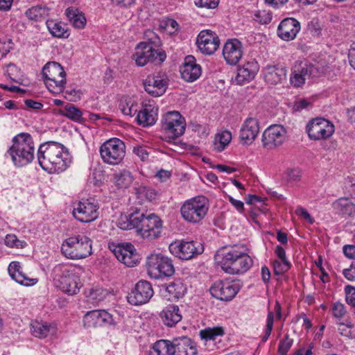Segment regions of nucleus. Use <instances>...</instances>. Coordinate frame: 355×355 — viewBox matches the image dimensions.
I'll list each match as a JSON object with an SVG mask.
<instances>
[{
    "label": "nucleus",
    "mask_w": 355,
    "mask_h": 355,
    "mask_svg": "<svg viewBox=\"0 0 355 355\" xmlns=\"http://www.w3.org/2000/svg\"><path fill=\"white\" fill-rule=\"evenodd\" d=\"M219 3V0H195V4L200 8L209 9L216 8Z\"/></svg>",
    "instance_id": "57"
},
{
    "label": "nucleus",
    "mask_w": 355,
    "mask_h": 355,
    "mask_svg": "<svg viewBox=\"0 0 355 355\" xmlns=\"http://www.w3.org/2000/svg\"><path fill=\"white\" fill-rule=\"evenodd\" d=\"M225 60L231 65L239 62L243 56V45L237 39L227 40L223 49Z\"/></svg>",
    "instance_id": "22"
},
{
    "label": "nucleus",
    "mask_w": 355,
    "mask_h": 355,
    "mask_svg": "<svg viewBox=\"0 0 355 355\" xmlns=\"http://www.w3.org/2000/svg\"><path fill=\"white\" fill-rule=\"evenodd\" d=\"M238 257L235 260V263L232 268L231 275L243 273L246 272L252 266V259L245 252L238 249Z\"/></svg>",
    "instance_id": "35"
},
{
    "label": "nucleus",
    "mask_w": 355,
    "mask_h": 355,
    "mask_svg": "<svg viewBox=\"0 0 355 355\" xmlns=\"http://www.w3.org/2000/svg\"><path fill=\"white\" fill-rule=\"evenodd\" d=\"M5 243L7 246L13 248H23L24 242L19 240L15 234H8L5 239Z\"/></svg>",
    "instance_id": "56"
},
{
    "label": "nucleus",
    "mask_w": 355,
    "mask_h": 355,
    "mask_svg": "<svg viewBox=\"0 0 355 355\" xmlns=\"http://www.w3.org/2000/svg\"><path fill=\"white\" fill-rule=\"evenodd\" d=\"M100 154L105 163L116 165L125 157V144L119 139H110L101 145L100 147Z\"/></svg>",
    "instance_id": "9"
},
{
    "label": "nucleus",
    "mask_w": 355,
    "mask_h": 355,
    "mask_svg": "<svg viewBox=\"0 0 355 355\" xmlns=\"http://www.w3.org/2000/svg\"><path fill=\"white\" fill-rule=\"evenodd\" d=\"M238 249L236 248L225 247L218 250L215 254V260L221 269L226 273L230 274L232 268L235 263Z\"/></svg>",
    "instance_id": "21"
},
{
    "label": "nucleus",
    "mask_w": 355,
    "mask_h": 355,
    "mask_svg": "<svg viewBox=\"0 0 355 355\" xmlns=\"http://www.w3.org/2000/svg\"><path fill=\"white\" fill-rule=\"evenodd\" d=\"M332 207L339 214L352 216L355 205L348 198H340L332 203Z\"/></svg>",
    "instance_id": "36"
},
{
    "label": "nucleus",
    "mask_w": 355,
    "mask_h": 355,
    "mask_svg": "<svg viewBox=\"0 0 355 355\" xmlns=\"http://www.w3.org/2000/svg\"><path fill=\"white\" fill-rule=\"evenodd\" d=\"M293 343V340L286 334L284 340H281L278 347V352L280 355H286Z\"/></svg>",
    "instance_id": "53"
},
{
    "label": "nucleus",
    "mask_w": 355,
    "mask_h": 355,
    "mask_svg": "<svg viewBox=\"0 0 355 355\" xmlns=\"http://www.w3.org/2000/svg\"><path fill=\"white\" fill-rule=\"evenodd\" d=\"M158 108L152 104H145L137 112L136 121L144 127L150 126L155 123L157 119Z\"/></svg>",
    "instance_id": "27"
},
{
    "label": "nucleus",
    "mask_w": 355,
    "mask_h": 355,
    "mask_svg": "<svg viewBox=\"0 0 355 355\" xmlns=\"http://www.w3.org/2000/svg\"><path fill=\"white\" fill-rule=\"evenodd\" d=\"M61 252L68 259H85L92 254V241L83 234L72 235L62 243Z\"/></svg>",
    "instance_id": "3"
},
{
    "label": "nucleus",
    "mask_w": 355,
    "mask_h": 355,
    "mask_svg": "<svg viewBox=\"0 0 355 355\" xmlns=\"http://www.w3.org/2000/svg\"><path fill=\"white\" fill-rule=\"evenodd\" d=\"M151 40L148 42H141L137 45L132 55L137 65L143 67L148 62L159 64L165 60L166 58L165 52L161 49H155Z\"/></svg>",
    "instance_id": "6"
},
{
    "label": "nucleus",
    "mask_w": 355,
    "mask_h": 355,
    "mask_svg": "<svg viewBox=\"0 0 355 355\" xmlns=\"http://www.w3.org/2000/svg\"><path fill=\"white\" fill-rule=\"evenodd\" d=\"M274 323V313L269 311L267 315L266 325L264 331V336L262 341L266 342L271 334Z\"/></svg>",
    "instance_id": "51"
},
{
    "label": "nucleus",
    "mask_w": 355,
    "mask_h": 355,
    "mask_svg": "<svg viewBox=\"0 0 355 355\" xmlns=\"http://www.w3.org/2000/svg\"><path fill=\"white\" fill-rule=\"evenodd\" d=\"M168 79L165 73H157L148 76L144 83L146 92L153 96L163 95L168 87Z\"/></svg>",
    "instance_id": "17"
},
{
    "label": "nucleus",
    "mask_w": 355,
    "mask_h": 355,
    "mask_svg": "<svg viewBox=\"0 0 355 355\" xmlns=\"http://www.w3.org/2000/svg\"><path fill=\"white\" fill-rule=\"evenodd\" d=\"M148 355H173V341L163 339L157 340L150 347Z\"/></svg>",
    "instance_id": "37"
},
{
    "label": "nucleus",
    "mask_w": 355,
    "mask_h": 355,
    "mask_svg": "<svg viewBox=\"0 0 355 355\" xmlns=\"http://www.w3.org/2000/svg\"><path fill=\"white\" fill-rule=\"evenodd\" d=\"M97 210L96 205L85 200L77 203L73 208V215L76 219L82 223H89L98 217Z\"/></svg>",
    "instance_id": "20"
},
{
    "label": "nucleus",
    "mask_w": 355,
    "mask_h": 355,
    "mask_svg": "<svg viewBox=\"0 0 355 355\" xmlns=\"http://www.w3.org/2000/svg\"><path fill=\"white\" fill-rule=\"evenodd\" d=\"M224 334V330L222 327H217L214 328H207L200 331V335L202 339L207 342H214L219 336Z\"/></svg>",
    "instance_id": "45"
},
{
    "label": "nucleus",
    "mask_w": 355,
    "mask_h": 355,
    "mask_svg": "<svg viewBox=\"0 0 355 355\" xmlns=\"http://www.w3.org/2000/svg\"><path fill=\"white\" fill-rule=\"evenodd\" d=\"M133 181V176L128 171L116 172L113 175V182L118 189L128 188Z\"/></svg>",
    "instance_id": "39"
},
{
    "label": "nucleus",
    "mask_w": 355,
    "mask_h": 355,
    "mask_svg": "<svg viewBox=\"0 0 355 355\" xmlns=\"http://www.w3.org/2000/svg\"><path fill=\"white\" fill-rule=\"evenodd\" d=\"M254 19L261 24H267L272 20V14L265 10H259L254 14Z\"/></svg>",
    "instance_id": "50"
},
{
    "label": "nucleus",
    "mask_w": 355,
    "mask_h": 355,
    "mask_svg": "<svg viewBox=\"0 0 355 355\" xmlns=\"http://www.w3.org/2000/svg\"><path fill=\"white\" fill-rule=\"evenodd\" d=\"M114 254L120 262L128 267L135 266L138 261L135 249L131 243L118 245L114 250Z\"/></svg>",
    "instance_id": "26"
},
{
    "label": "nucleus",
    "mask_w": 355,
    "mask_h": 355,
    "mask_svg": "<svg viewBox=\"0 0 355 355\" xmlns=\"http://www.w3.org/2000/svg\"><path fill=\"white\" fill-rule=\"evenodd\" d=\"M263 70L265 80L271 85H277L286 79V69L282 65L268 64Z\"/></svg>",
    "instance_id": "30"
},
{
    "label": "nucleus",
    "mask_w": 355,
    "mask_h": 355,
    "mask_svg": "<svg viewBox=\"0 0 355 355\" xmlns=\"http://www.w3.org/2000/svg\"><path fill=\"white\" fill-rule=\"evenodd\" d=\"M137 193L141 197L146 198L149 201L155 200L157 194L154 189L146 187H139Z\"/></svg>",
    "instance_id": "54"
},
{
    "label": "nucleus",
    "mask_w": 355,
    "mask_h": 355,
    "mask_svg": "<svg viewBox=\"0 0 355 355\" xmlns=\"http://www.w3.org/2000/svg\"><path fill=\"white\" fill-rule=\"evenodd\" d=\"M286 136V130L283 125H271L262 134V145L266 149H274L284 142Z\"/></svg>",
    "instance_id": "15"
},
{
    "label": "nucleus",
    "mask_w": 355,
    "mask_h": 355,
    "mask_svg": "<svg viewBox=\"0 0 355 355\" xmlns=\"http://www.w3.org/2000/svg\"><path fill=\"white\" fill-rule=\"evenodd\" d=\"M332 313L334 317L341 318L346 313L345 306L340 302H335L332 307Z\"/></svg>",
    "instance_id": "61"
},
{
    "label": "nucleus",
    "mask_w": 355,
    "mask_h": 355,
    "mask_svg": "<svg viewBox=\"0 0 355 355\" xmlns=\"http://www.w3.org/2000/svg\"><path fill=\"white\" fill-rule=\"evenodd\" d=\"M34 144L28 133L21 132L12 138V145L7 151L13 164L18 167L30 164L34 159Z\"/></svg>",
    "instance_id": "2"
},
{
    "label": "nucleus",
    "mask_w": 355,
    "mask_h": 355,
    "mask_svg": "<svg viewBox=\"0 0 355 355\" xmlns=\"http://www.w3.org/2000/svg\"><path fill=\"white\" fill-rule=\"evenodd\" d=\"M294 72L302 76L305 79L310 78L313 72L314 67L306 61H296L292 68Z\"/></svg>",
    "instance_id": "44"
},
{
    "label": "nucleus",
    "mask_w": 355,
    "mask_h": 355,
    "mask_svg": "<svg viewBox=\"0 0 355 355\" xmlns=\"http://www.w3.org/2000/svg\"><path fill=\"white\" fill-rule=\"evenodd\" d=\"M196 43L203 54L211 55L219 47L220 40L216 33L210 30H203L198 35Z\"/></svg>",
    "instance_id": "18"
},
{
    "label": "nucleus",
    "mask_w": 355,
    "mask_h": 355,
    "mask_svg": "<svg viewBox=\"0 0 355 355\" xmlns=\"http://www.w3.org/2000/svg\"><path fill=\"white\" fill-rule=\"evenodd\" d=\"M153 290L150 282L146 280L139 281L134 289L127 297L128 301L132 305H141L148 302L153 295Z\"/></svg>",
    "instance_id": "16"
},
{
    "label": "nucleus",
    "mask_w": 355,
    "mask_h": 355,
    "mask_svg": "<svg viewBox=\"0 0 355 355\" xmlns=\"http://www.w3.org/2000/svg\"><path fill=\"white\" fill-rule=\"evenodd\" d=\"M258 70L259 64L256 61L248 62L238 68L235 80L239 85H242L245 82H249L254 78Z\"/></svg>",
    "instance_id": "32"
},
{
    "label": "nucleus",
    "mask_w": 355,
    "mask_h": 355,
    "mask_svg": "<svg viewBox=\"0 0 355 355\" xmlns=\"http://www.w3.org/2000/svg\"><path fill=\"white\" fill-rule=\"evenodd\" d=\"M346 301L352 306L355 307V287L347 285L345 286Z\"/></svg>",
    "instance_id": "59"
},
{
    "label": "nucleus",
    "mask_w": 355,
    "mask_h": 355,
    "mask_svg": "<svg viewBox=\"0 0 355 355\" xmlns=\"http://www.w3.org/2000/svg\"><path fill=\"white\" fill-rule=\"evenodd\" d=\"M42 76L48 89L54 94L63 92L66 84V73L58 62H49L42 69Z\"/></svg>",
    "instance_id": "5"
},
{
    "label": "nucleus",
    "mask_w": 355,
    "mask_h": 355,
    "mask_svg": "<svg viewBox=\"0 0 355 355\" xmlns=\"http://www.w3.org/2000/svg\"><path fill=\"white\" fill-rule=\"evenodd\" d=\"M66 15L71 24L76 28H83L86 24V18L78 9L69 8L66 10Z\"/></svg>",
    "instance_id": "41"
},
{
    "label": "nucleus",
    "mask_w": 355,
    "mask_h": 355,
    "mask_svg": "<svg viewBox=\"0 0 355 355\" xmlns=\"http://www.w3.org/2000/svg\"><path fill=\"white\" fill-rule=\"evenodd\" d=\"M311 107L312 105L310 101L305 98H301L295 103L293 109L295 111L300 112L304 109L309 110Z\"/></svg>",
    "instance_id": "62"
},
{
    "label": "nucleus",
    "mask_w": 355,
    "mask_h": 355,
    "mask_svg": "<svg viewBox=\"0 0 355 355\" xmlns=\"http://www.w3.org/2000/svg\"><path fill=\"white\" fill-rule=\"evenodd\" d=\"M241 288L239 281L224 279L216 281L210 287L212 297L223 302H230L234 298Z\"/></svg>",
    "instance_id": "12"
},
{
    "label": "nucleus",
    "mask_w": 355,
    "mask_h": 355,
    "mask_svg": "<svg viewBox=\"0 0 355 355\" xmlns=\"http://www.w3.org/2000/svg\"><path fill=\"white\" fill-rule=\"evenodd\" d=\"M168 250L173 256L180 259L189 260L201 254L204 251V247L199 242L181 240L171 243Z\"/></svg>",
    "instance_id": "11"
},
{
    "label": "nucleus",
    "mask_w": 355,
    "mask_h": 355,
    "mask_svg": "<svg viewBox=\"0 0 355 355\" xmlns=\"http://www.w3.org/2000/svg\"><path fill=\"white\" fill-rule=\"evenodd\" d=\"M6 73L11 80L21 84L23 81L22 73L15 64L10 63L6 66Z\"/></svg>",
    "instance_id": "47"
},
{
    "label": "nucleus",
    "mask_w": 355,
    "mask_h": 355,
    "mask_svg": "<svg viewBox=\"0 0 355 355\" xmlns=\"http://www.w3.org/2000/svg\"><path fill=\"white\" fill-rule=\"evenodd\" d=\"M306 79L297 72L292 69V73L290 78V82L295 87H299L304 84Z\"/></svg>",
    "instance_id": "58"
},
{
    "label": "nucleus",
    "mask_w": 355,
    "mask_h": 355,
    "mask_svg": "<svg viewBox=\"0 0 355 355\" xmlns=\"http://www.w3.org/2000/svg\"><path fill=\"white\" fill-rule=\"evenodd\" d=\"M53 273L57 286L64 293L72 295L79 291V279L73 270H70L66 266L58 265L55 267Z\"/></svg>",
    "instance_id": "8"
},
{
    "label": "nucleus",
    "mask_w": 355,
    "mask_h": 355,
    "mask_svg": "<svg viewBox=\"0 0 355 355\" xmlns=\"http://www.w3.org/2000/svg\"><path fill=\"white\" fill-rule=\"evenodd\" d=\"M180 72L185 81L193 82L200 76L202 69L200 65L196 63V60L193 55H187L180 67Z\"/></svg>",
    "instance_id": "25"
},
{
    "label": "nucleus",
    "mask_w": 355,
    "mask_h": 355,
    "mask_svg": "<svg viewBox=\"0 0 355 355\" xmlns=\"http://www.w3.org/2000/svg\"><path fill=\"white\" fill-rule=\"evenodd\" d=\"M163 288V295L169 301L177 300L182 298L187 293V286L180 279L165 284L162 286Z\"/></svg>",
    "instance_id": "28"
},
{
    "label": "nucleus",
    "mask_w": 355,
    "mask_h": 355,
    "mask_svg": "<svg viewBox=\"0 0 355 355\" xmlns=\"http://www.w3.org/2000/svg\"><path fill=\"white\" fill-rule=\"evenodd\" d=\"M286 178L290 182H297L301 178V171L298 168L288 169L286 171Z\"/></svg>",
    "instance_id": "63"
},
{
    "label": "nucleus",
    "mask_w": 355,
    "mask_h": 355,
    "mask_svg": "<svg viewBox=\"0 0 355 355\" xmlns=\"http://www.w3.org/2000/svg\"><path fill=\"white\" fill-rule=\"evenodd\" d=\"M46 26L50 33L55 37L67 38L69 35L65 26L61 22L48 20L46 21Z\"/></svg>",
    "instance_id": "42"
},
{
    "label": "nucleus",
    "mask_w": 355,
    "mask_h": 355,
    "mask_svg": "<svg viewBox=\"0 0 355 355\" xmlns=\"http://www.w3.org/2000/svg\"><path fill=\"white\" fill-rule=\"evenodd\" d=\"M114 321L112 315L101 309L88 311L83 317L84 326L87 328L112 324Z\"/></svg>",
    "instance_id": "19"
},
{
    "label": "nucleus",
    "mask_w": 355,
    "mask_h": 355,
    "mask_svg": "<svg viewBox=\"0 0 355 355\" xmlns=\"http://www.w3.org/2000/svg\"><path fill=\"white\" fill-rule=\"evenodd\" d=\"M274 273L276 275H281L288 271L291 268V263L288 260H275L272 263Z\"/></svg>",
    "instance_id": "49"
},
{
    "label": "nucleus",
    "mask_w": 355,
    "mask_h": 355,
    "mask_svg": "<svg viewBox=\"0 0 355 355\" xmlns=\"http://www.w3.org/2000/svg\"><path fill=\"white\" fill-rule=\"evenodd\" d=\"M308 30L311 34L314 37H318L321 34L322 27L319 23L318 19H313L308 24Z\"/></svg>",
    "instance_id": "55"
},
{
    "label": "nucleus",
    "mask_w": 355,
    "mask_h": 355,
    "mask_svg": "<svg viewBox=\"0 0 355 355\" xmlns=\"http://www.w3.org/2000/svg\"><path fill=\"white\" fill-rule=\"evenodd\" d=\"M309 137L318 141L329 138L334 132V125L327 119L317 117L311 120L306 127Z\"/></svg>",
    "instance_id": "13"
},
{
    "label": "nucleus",
    "mask_w": 355,
    "mask_h": 355,
    "mask_svg": "<svg viewBox=\"0 0 355 355\" xmlns=\"http://www.w3.org/2000/svg\"><path fill=\"white\" fill-rule=\"evenodd\" d=\"M60 114L78 123H83L85 119L83 117V112L73 104H67L60 110Z\"/></svg>",
    "instance_id": "40"
},
{
    "label": "nucleus",
    "mask_w": 355,
    "mask_h": 355,
    "mask_svg": "<svg viewBox=\"0 0 355 355\" xmlns=\"http://www.w3.org/2000/svg\"><path fill=\"white\" fill-rule=\"evenodd\" d=\"M8 272L12 279L21 285L30 286L35 283V279L28 278L23 273L19 262H11L8 266Z\"/></svg>",
    "instance_id": "34"
},
{
    "label": "nucleus",
    "mask_w": 355,
    "mask_h": 355,
    "mask_svg": "<svg viewBox=\"0 0 355 355\" xmlns=\"http://www.w3.org/2000/svg\"><path fill=\"white\" fill-rule=\"evenodd\" d=\"M162 230V221L155 214L145 216L142 213L138 233L144 239L150 240L158 238Z\"/></svg>",
    "instance_id": "14"
},
{
    "label": "nucleus",
    "mask_w": 355,
    "mask_h": 355,
    "mask_svg": "<svg viewBox=\"0 0 355 355\" xmlns=\"http://www.w3.org/2000/svg\"><path fill=\"white\" fill-rule=\"evenodd\" d=\"M142 213L136 210L129 214H121L116 221V225L121 230L136 229L139 231Z\"/></svg>",
    "instance_id": "31"
},
{
    "label": "nucleus",
    "mask_w": 355,
    "mask_h": 355,
    "mask_svg": "<svg viewBox=\"0 0 355 355\" xmlns=\"http://www.w3.org/2000/svg\"><path fill=\"white\" fill-rule=\"evenodd\" d=\"M232 139V134L228 130L218 133L215 137L214 148L217 151H223L230 144Z\"/></svg>",
    "instance_id": "43"
},
{
    "label": "nucleus",
    "mask_w": 355,
    "mask_h": 355,
    "mask_svg": "<svg viewBox=\"0 0 355 355\" xmlns=\"http://www.w3.org/2000/svg\"><path fill=\"white\" fill-rule=\"evenodd\" d=\"M82 94V92L79 89H67L64 97L70 101H77L81 98Z\"/></svg>",
    "instance_id": "60"
},
{
    "label": "nucleus",
    "mask_w": 355,
    "mask_h": 355,
    "mask_svg": "<svg viewBox=\"0 0 355 355\" xmlns=\"http://www.w3.org/2000/svg\"><path fill=\"white\" fill-rule=\"evenodd\" d=\"M161 128L169 138L175 139L184 133L185 119L179 112H168L162 116Z\"/></svg>",
    "instance_id": "10"
},
{
    "label": "nucleus",
    "mask_w": 355,
    "mask_h": 355,
    "mask_svg": "<svg viewBox=\"0 0 355 355\" xmlns=\"http://www.w3.org/2000/svg\"><path fill=\"white\" fill-rule=\"evenodd\" d=\"M300 28V24L297 19L293 17H288L283 19L279 24L277 35L285 41H291L296 37Z\"/></svg>",
    "instance_id": "23"
},
{
    "label": "nucleus",
    "mask_w": 355,
    "mask_h": 355,
    "mask_svg": "<svg viewBox=\"0 0 355 355\" xmlns=\"http://www.w3.org/2000/svg\"><path fill=\"white\" fill-rule=\"evenodd\" d=\"M209 208L208 199L198 196L186 200L181 206L180 214L187 222L196 224L205 217Z\"/></svg>",
    "instance_id": "4"
},
{
    "label": "nucleus",
    "mask_w": 355,
    "mask_h": 355,
    "mask_svg": "<svg viewBox=\"0 0 355 355\" xmlns=\"http://www.w3.org/2000/svg\"><path fill=\"white\" fill-rule=\"evenodd\" d=\"M64 146L58 142L42 144L37 150V160L43 170L49 173H60L68 166L67 159L64 157Z\"/></svg>",
    "instance_id": "1"
},
{
    "label": "nucleus",
    "mask_w": 355,
    "mask_h": 355,
    "mask_svg": "<svg viewBox=\"0 0 355 355\" xmlns=\"http://www.w3.org/2000/svg\"><path fill=\"white\" fill-rule=\"evenodd\" d=\"M259 132V122L255 117H248L240 130L239 138L243 144H250Z\"/></svg>",
    "instance_id": "24"
},
{
    "label": "nucleus",
    "mask_w": 355,
    "mask_h": 355,
    "mask_svg": "<svg viewBox=\"0 0 355 355\" xmlns=\"http://www.w3.org/2000/svg\"><path fill=\"white\" fill-rule=\"evenodd\" d=\"M163 323L168 327H174L182 320L180 309L176 305H168L160 313Z\"/></svg>",
    "instance_id": "33"
},
{
    "label": "nucleus",
    "mask_w": 355,
    "mask_h": 355,
    "mask_svg": "<svg viewBox=\"0 0 355 355\" xmlns=\"http://www.w3.org/2000/svg\"><path fill=\"white\" fill-rule=\"evenodd\" d=\"M107 295V291L101 288L92 289L89 297L97 302L103 301Z\"/></svg>",
    "instance_id": "52"
},
{
    "label": "nucleus",
    "mask_w": 355,
    "mask_h": 355,
    "mask_svg": "<svg viewBox=\"0 0 355 355\" xmlns=\"http://www.w3.org/2000/svg\"><path fill=\"white\" fill-rule=\"evenodd\" d=\"M12 40L6 36L0 35V60L3 58L12 49Z\"/></svg>",
    "instance_id": "48"
},
{
    "label": "nucleus",
    "mask_w": 355,
    "mask_h": 355,
    "mask_svg": "<svg viewBox=\"0 0 355 355\" xmlns=\"http://www.w3.org/2000/svg\"><path fill=\"white\" fill-rule=\"evenodd\" d=\"M133 152L143 161L146 160L148 157L149 153L146 147L141 146H135L133 148Z\"/></svg>",
    "instance_id": "64"
},
{
    "label": "nucleus",
    "mask_w": 355,
    "mask_h": 355,
    "mask_svg": "<svg viewBox=\"0 0 355 355\" xmlns=\"http://www.w3.org/2000/svg\"><path fill=\"white\" fill-rule=\"evenodd\" d=\"M146 266L148 272L155 278L161 275L171 277L175 273L172 260L161 253H152L147 257Z\"/></svg>",
    "instance_id": "7"
},
{
    "label": "nucleus",
    "mask_w": 355,
    "mask_h": 355,
    "mask_svg": "<svg viewBox=\"0 0 355 355\" xmlns=\"http://www.w3.org/2000/svg\"><path fill=\"white\" fill-rule=\"evenodd\" d=\"M173 355H196L197 349L194 342L188 337H180L173 340Z\"/></svg>",
    "instance_id": "29"
},
{
    "label": "nucleus",
    "mask_w": 355,
    "mask_h": 355,
    "mask_svg": "<svg viewBox=\"0 0 355 355\" xmlns=\"http://www.w3.org/2000/svg\"><path fill=\"white\" fill-rule=\"evenodd\" d=\"M31 330L32 334L37 338H46L50 334L55 332V328L51 324L46 322H40L35 321L31 324Z\"/></svg>",
    "instance_id": "38"
},
{
    "label": "nucleus",
    "mask_w": 355,
    "mask_h": 355,
    "mask_svg": "<svg viewBox=\"0 0 355 355\" xmlns=\"http://www.w3.org/2000/svg\"><path fill=\"white\" fill-rule=\"evenodd\" d=\"M48 15V10L45 7L36 6L29 8L26 12V17L33 21H40L45 19Z\"/></svg>",
    "instance_id": "46"
}]
</instances>
